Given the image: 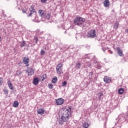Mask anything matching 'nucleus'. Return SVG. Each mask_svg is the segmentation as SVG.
<instances>
[{
	"label": "nucleus",
	"instance_id": "1",
	"mask_svg": "<svg viewBox=\"0 0 128 128\" xmlns=\"http://www.w3.org/2000/svg\"><path fill=\"white\" fill-rule=\"evenodd\" d=\"M72 111L71 108H64L62 110L61 114H62V116L70 120V118L72 116Z\"/></svg>",
	"mask_w": 128,
	"mask_h": 128
},
{
	"label": "nucleus",
	"instance_id": "2",
	"mask_svg": "<svg viewBox=\"0 0 128 128\" xmlns=\"http://www.w3.org/2000/svg\"><path fill=\"white\" fill-rule=\"evenodd\" d=\"M86 22V18H82L80 16H77L74 18V24L75 26H78L82 27L84 26V22Z\"/></svg>",
	"mask_w": 128,
	"mask_h": 128
},
{
	"label": "nucleus",
	"instance_id": "3",
	"mask_svg": "<svg viewBox=\"0 0 128 128\" xmlns=\"http://www.w3.org/2000/svg\"><path fill=\"white\" fill-rule=\"evenodd\" d=\"M28 16H32V18H34V22H38V17L36 16V12L35 10H32L29 14Z\"/></svg>",
	"mask_w": 128,
	"mask_h": 128
},
{
	"label": "nucleus",
	"instance_id": "4",
	"mask_svg": "<svg viewBox=\"0 0 128 128\" xmlns=\"http://www.w3.org/2000/svg\"><path fill=\"white\" fill-rule=\"evenodd\" d=\"M88 38H94L96 36V30H91L88 32Z\"/></svg>",
	"mask_w": 128,
	"mask_h": 128
},
{
	"label": "nucleus",
	"instance_id": "5",
	"mask_svg": "<svg viewBox=\"0 0 128 128\" xmlns=\"http://www.w3.org/2000/svg\"><path fill=\"white\" fill-rule=\"evenodd\" d=\"M69 122V120L68 118H64L62 116L58 120L60 124H62L64 122Z\"/></svg>",
	"mask_w": 128,
	"mask_h": 128
},
{
	"label": "nucleus",
	"instance_id": "6",
	"mask_svg": "<svg viewBox=\"0 0 128 128\" xmlns=\"http://www.w3.org/2000/svg\"><path fill=\"white\" fill-rule=\"evenodd\" d=\"M62 64H60L58 66H57L56 68V70L58 72V74H62Z\"/></svg>",
	"mask_w": 128,
	"mask_h": 128
},
{
	"label": "nucleus",
	"instance_id": "7",
	"mask_svg": "<svg viewBox=\"0 0 128 128\" xmlns=\"http://www.w3.org/2000/svg\"><path fill=\"white\" fill-rule=\"evenodd\" d=\"M64 100L62 98H58L56 100V102L57 106H62L64 104Z\"/></svg>",
	"mask_w": 128,
	"mask_h": 128
},
{
	"label": "nucleus",
	"instance_id": "8",
	"mask_svg": "<svg viewBox=\"0 0 128 128\" xmlns=\"http://www.w3.org/2000/svg\"><path fill=\"white\" fill-rule=\"evenodd\" d=\"M26 72H28V76H30H30H32V74H34V70H32V68H28V70H26Z\"/></svg>",
	"mask_w": 128,
	"mask_h": 128
},
{
	"label": "nucleus",
	"instance_id": "9",
	"mask_svg": "<svg viewBox=\"0 0 128 128\" xmlns=\"http://www.w3.org/2000/svg\"><path fill=\"white\" fill-rule=\"evenodd\" d=\"M110 2L109 0H104V6H105V8H108L110 6Z\"/></svg>",
	"mask_w": 128,
	"mask_h": 128
},
{
	"label": "nucleus",
	"instance_id": "10",
	"mask_svg": "<svg viewBox=\"0 0 128 128\" xmlns=\"http://www.w3.org/2000/svg\"><path fill=\"white\" fill-rule=\"evenodd\" d=\"M38 14L40 17L44 18L46 16V14H44V11L42 10H38Z\"/></svg>",
	"mask_w": 128,
	"mask_h": 128
},
{
	"label": "nucleus",
	"instance_id": "11",
	"mask_svg": "<svg viewBox=\"0 0 128 128\" xmlns=\"http://www.w3.org/2000/svg\"><path fill=\"white\" fill-rule=\"evenodd\" d=\"M32 84H34V86H38V78H34Z\"/></svg>",
	"mask_w": 128,
	"mask_h": 128
},
{
	"label": "nucleus",
	"instance_id": "12",
	"mask_svg": "<svg viewBox=\"0 0 128 128\" xmlns=\"http://www.w3.org/2000/svg\"><path fill=\"white\" fill-rule=\"evenodd\" d=\"M117 54L120 56H124V54L122 53V51L120 48L117 49Z\"/></svg>",
	"mask_w": 128,
	"mask_h": 128
},
{
	"label": "nucleus",
	"instance_id": "13",
	"mask_svg": "<svg viewBox=\"0 0 128 128\" xmlns=\"http://www.w3.org/2000/svg\"><path fill=\"white\" fill-rule=\"evenodd\" d=\"M104 80L106 84H108L110 82V79L108 78V76H105L104 78Z\"/></svg>",
	"mask_w": 128,
	"mask_h": 128
},
{
	"label": "nucleus",
	"instance_id": "14",
	"mask_svg": "<svg viewBox=\"0 0 128 128\" xmlns=\"http://www.w3.org/2000/svg\"><path fill=\"white\" fill-rule=\"evenodd\" d=\"M30 62V59L28 58H24L23 59V62L24 64H28V62Z\"/></svg>",
	"mask_w": 128,
	"mask_h": 128
},
{
	"label": "nucleus",
	"instance_id": "15",
	"mask_svg": "<svg viewBox=\"0 0 128 128\" xmlns=\"http://www.w3.org/2000/svg\"><path fill=\"white\" fill-rule=\"evenodd\" d=\"M38 113L39 114H44V110L42 109H40L38 110Z\"/></svg>",
	"mask_w": 128,
	"mask_h": 128
},
{
	"label": "nucleus",
	"instance_id": "16",
	"mask_svg": "<svg viewBox=\"0 0 128 128\" xmlns=\"http://www.w3.org/2000/svg\"><path fill=\"white\" fill-rule=\"evenodd\" d=\"M46 18V20H48L50 18V14H45L44 18Z\"/></svg>",
	"mask_w": 128,
	"mask_h": 128
},
{
	"label": "nucleus",
	"instance_id": "17",
	"mask_svg": "<svg viewBox=\"0 0 128 128\" xmlns=\"http://www.w3.org/2000/svg\"><path fill=\"white\" fill-rule=\"evenodd\" d=\"M13 106L14 108H18V101L14 102L13 104Z\"/></svg>",
	"mask_w": 128,
	"mask_h": 128
},
{
	"label": "nucleus",
	"instance_id": "18",
	"mask_svg": "<svg viewBox=\"0 0 128 128\" xmlns=\"http://www.w3.org/2000/svg\"><path fill=\"white\" fill-rule=\"evenodd\" d=\"M58 81V78L55 76L54 78H52V84H56Z\"/></svg>",
	"mask_w": 128,
	"mask_h": 128
},
{
	"label": "nucleus",
	"instance_id": "19",
	"mask_svg": "<svg viewBox=\"0 0 128 128\" xmlns=\"http://www.w3.org/2000/svg\"><path fill=\"white\" fill-rule=\"evenodd\" d=\"M26 44V42L24 41H22L20 42V46H21L22 48L23 46H24Z\"/></svg>",
	"mask_w": 128,
	"mask_h": 128
},
{
	"label": "nucleus",
	"instance_id": "20",
	"mask_svg": "<svg viewBox=\"0 0 128 128\" xmlns=\"http://www.w3.org/2000/svg\"><path fill=\"white\" fill-rule=\"evenodd\" d=\"M83 128H88V124L86 122L83 124Z\"/></svg>",
	"mask_w": 128,
	"mask_h": 128
},
{
	"label": "nucleus",
	"instance_id": "21",
	"mask_svg": "<svg viewBox=\"0 0 128 128\" xmlns=\"http://www.w3.org/2000/svg\"><path fill=\"white\" fill-rule=\"evenodd\" d=\"M118 26H119L118 22H116L114 24V28H116V29L118 28Z\"/></svg>",
	"mask_w": 128,
	"mask_h": 128
},
{
	"label": "nucleus",
	"instance_id": "22",
	"mask_svg": "<svg viewBox=\"0 0 128 128\" xmlns=\"http://www.w3.org/2000/svg\"><path fill=\"white\" fill-rule=\"evenodd\" d=\"M8 86L10 88V90H12L13 88H12V83H10V81H9L8 82Z\"/></svg>",
	"mask_w": 128,
	"mask_h": 128
},
{
	"label": "nucleus",
	"instance_id": "23",
	"mask_svg": "<svg viewBox=\"0 0 128 128\" xmlns=\"http://www.w3.org/2000/svg\"><path fill=\"white\" fill-rule=\"evenodd\" d=\"M118 92L120 94H122V92H124V88H120L118 90Z\"/></svg>",
	"mask_w": 128,
	"mask_h": 128
},
{
	"label": "nucleus",
	"instance_id": "24",
	"mask_svg": "<svg viewBox=\"0 0 128 128\" xmlns=\"http://www.w3.org/2000/svg\"><path fill=\"white\" fill-rule=\"evenodd\" d=\"M76 68H82V64L80 62L77 63L76 65Z\"/></svg>",
	"mask_w": 128,
	"mask_h": 128
},
{
	"label": "nucleus",
	"instance_id": "25",
	"mask_svg": "<svg viewBox=\"0 0 128 128\" xmlns=\"http://www.w3.org/2000/svg\"><path fill=\"white\" fill-rule=\"evenodd\" d=\"M38 38L37 37H34V42H36V44H38Z\"/></svg>",
	"mask_w": 128,
	"mask_h": 128
},
{
	"label": "nucleus",
	"instance_id": "26",
	"mask_svg": "<svg viewBox=\"0 0 128 128\" xmlns=\"http://www.w3.org/2000/svg\"><path fill=\"white\" fill-rule=\"evenodd\" d=\"M4 92L5 94H8V89L4 90Z\"/></svg>",
	"mask_w": 128,
	"mask_h": 128
},
{
	"label": "nucleus",
	"instance_id": "27",
	"mask_svg": "<svg viewBox=\"0 0 128 128\" xmlns=\"http://www.w3.org/2000/svg\"><path fill=\"white\" fill-rule=\"evenodd\" d=\"M44 54H46V52L44 50H41L40 51V55L41 56H44Z\"/></svg>",
	"mask_w": 128,
	"mask_h": 128
},
{
	"label": "nucleus",
	"instance_id": "28",
	"mask_svg": "<svg viewBox=\"0 0 128 128\" xmlns=\"http://www.w3.org/2000/svg\"><path fill=\"white\" fill-rule=\"evenodd\" d=\"M66 84H68V82H66V81H64V82L62 83V86H66Z\"/></svg>",
	"mask_w": 128,
	"mask_h": 128
},
{
	"label": "nucleus",
	"instance_id": "29",
	"mask_svg": "<svg viewBox=\"0 0 128 128\" xmlns=\"http://www.w3.org/2000/svg\"><path fill=\"white\" fill-rule=\"evenodd\" d=\"M3 82H4V78H0V84L2 86Z\"/></svg>",
	"mask_w": 128,
	"mask_h": 128
},
{
	"label": "nucleus",
	"instance_id": "30",
	"mask_svg": "<svg viewBox=\"0 0 128 128\" xmlns=\"http://www.w3.org/2000/svg\"><path fill=\"white\" fill-rule=\"evenodd\" d=\"M16 74V76H20L22 74V72L20 71H17Z\"/></svg>",
	"mask_w": 128,
	"mask_h": 128
},
{
	"label": "nucleus",
	"instance_id": "31",
	"mask_svg": "<svg viewBox=\"0 0 128 128\" xmlns=\"http://www.w3.org/2000/svg\"><path fill=\"white\" fill-rule=\"evenodd\" d=\"M42 78H43V80H46V74H43Z\"/></svg>",
	"mask_w": 128,
	"mask_h": 128
},
{
	"label": "nucleus",
	"instance_id": "32",
	"mask_svg": "<svg viewBox=\"0 0 128 128\" xmlns=\"http://www.w3.org/2000/svg\"><path fill=\"white\" fill-rule=\"evenodd\" d=\"M49 88H54V85L52 84H48Z\"/></svg>",
	"mask_w": 128,
	"mask_h": 128
},
{
	"label": "nucleus",
	"instance_id": "33",
	"mask_svg": "<svg viewBox=\"0 0 128 128\" xmlns=\"http://www.w3.org/2000/svg\"><path fill=\"white\" fill-rule=\"evenodd\" d=\"M46 0H41L43 4H44L46 2Z\"/></svg>",
	"mask_w": 128,
	"mask_h": 128
},
{
	"label": "nucleus",
	"instance_id": "34",
	"mask_svg": "<svg viewBox=\"0 0 128 128\" xmlns=\"http://www.w3.org/2000/svg\"><path fill=\"white\" fill-rule=\"evenodd\" d=\"M102 96H104V94H100V98H102Z\"/></svg>",
	"mask_w": 128,
	"mask_h": 128
},
{
	"label": "nucleus",
	"instance_id": "35",
	"mask_svg": "<svg viewBox=\"0 0 128 128\" xmlns=\"http://www.w3.org/2000/svg\"><path fill=\"white\" fill-rule=\"evenodd\" d=\"M108 52H110V54H112V52L110 50H108Z\"/></svg>",
	"mask_w": 128,
	"mask_h": 128
},
{
	"label": "nucleus",
	"instance_id": "36",
	"mask_svg": "<svg viewBox=\"0 0 128 128\" xmlns=\"http://www.w3.org/2000/svg\"><path fill=\"white\" fill-rule=\"evenodd\" d=\"M93 74L92 72H90L89 75L92 76Z\"/></svg>",
	"mask_w": 128,
	"mask_h": 128
},
{
	"label": "nucleus",
	"instance_id": "37",
	"mask_svg": "<svg viewBox=\"0 0 128 128\" xmlns=\"http://www.w3.org/2000/svg\"><path fill=\"white\" fill-rule=\"evenodd\" d=\"M31 8H32V10H34V6H31Z\"/></svg>",
	"mask_w": 128,
	"mask_h": 128
},
{
	"label": "nucleus",
	"instance_id": "38",
	"mask_svg": "<svg viewBox=\"0 0 128 128\" xmlns=\"http://www.w3.org/2000/svg\"><path fill=\"white\" fill-rule=\"evenodd\" d=\"M102 50H103V52H104L105 50H106V49H104V48H102Z\"/></svg>",
	"mask_w": 128,
	"mask_h": 128
},
{
	"label": "nucleus",
	"instance_id": "39",
	"mask_svg": "<svg viewBox=\"0 0 128 128\" xmlns=\"http://www.w3.org/2000/svg\"><path fill=\"white\" fill-rule=\"evenodd\" d=\"M126 32H128V29H126Z\"/></svg>",
	"mask_w": 128,
	"mask_h": 128
},
{
	"label": "nucleus",
	"instance_id": "40",
	"mask_svg": "<svg viewBox=\"0 0 128 128\" xmlns=\"http://www.w3.org/2000/svg\"><path fill=\"white\" fill-rule=\"evenodd\" d=\"M0 42H2V37L0 36Z\"/></svg>",
	"mask_w": 128,
	"mask_h": 128
},
{
	"label": "nucleus",
	"instance_id": "41",
	"mask_svg": "<svg viewBox=\"0 0 128 128\" xmlns=\"http://www.w3.org/2000/svg\"><path fill=\"white\" fill-rule=\"evenodd\" d=\"M90 66V64H88V66Z\"/></svg>",
	"mask_w": 128,
	"mask_h": 128
},
{
	"label": "nucleus",
	"instance_id": "42",
	"mask_svg": "<svg viewBox=\"0 0 128 128\" xmlns=\"http://www.w3.org/2000/svg\"><path fill=\"white\" fill-rule=\"evenodd\" d=\"M22 12H23L24 14H25L26 12H24V10H22Z\"/></svg>",
	"mask_w": 128,
	"mask_h": 128
},
{
	"label": "nucleus",
	"instance_id": "43",
	"mask_svg": "<svg viewBox=\"0 0 128 128\" xmlns=\"http://www.w3.org/2000/svg\"><path fill=\"white\" fill-rule=\"evenodd\" d=\"M116 48H120L117 47Z\"/></svg>",
	"mask_w": 128,
	"mask_h": 128
},
{
	"label": "nucleus",
	"instance_id": "44",
	"mask_svg": "<svg viewBox=\"0 0 128 128\" xmlns=\"http://www.w3.org/2000/svg\"><path fill=\"white\" fill-rule=\"evenodd\" d=\"M26 66H28V65H26Z\"/></svg>",
	"mask_w": 128,
	"mask_h": 128
},
{
	"label": "nucleus",
	"instance_id": "45",
	"mask_svg": "<svg viewBox=\"0 0 128 128\" xmlns=\"http://www.w3.org/2000/svg\"><path fill=\"white\" fill-rule=\"evenodd\" d=\"M0 86H1V85H0Z\"/></svg>",
	"mask_w": 128,
	"mask_h": 128
}]
</instances>
